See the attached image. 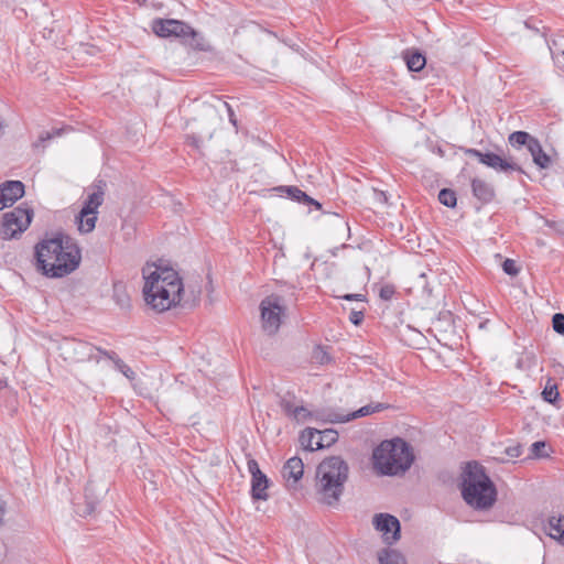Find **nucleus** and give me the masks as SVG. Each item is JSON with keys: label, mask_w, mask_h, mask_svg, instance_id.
I'll return each mask as SVG.
<instances>
[{"label": "nucleus", "mask_w": 564, "mask_h": 564, "mask_svg": "<svg viewBox=\"0 0 564 564\" xmlns=\"http://www.w3.org/2000/svg\"><path fill=\"white\" fill-rule=\"evenodd\" d=\"M438 200L446 207H455L457 203L456 193L451 188H443L438 193Z\"/></svg>", "instance_id": "obj_28"}, {"label": "nucleus", "mask_w": 564, "mask_h": 564, "mask_svg": "<svg viewBox=\"0 0 564 564\" xmlns=\"http://www.w3.org/2000/svg\"><path fill=\"white\" fill-rule=\"evenodd\" d=\"M224 106L227 108L228 110V116H229V121L236 126L237 124V120H236V117H235V112L234 110L231 109L230 105L227 104V102H224Z\"/></svg>", "instance_id": "obj_44"}, {"label": "nucleus", "mask_w": 564, "mask_h": 564, "mask_svg": "<svg viewBox=\"0 0 564 564\" xmlns=\"http://www.w3.org/2000/svg\"><path fill=\"white\" fill-rule=\"evenodd\" d=\"M333 412V410H317V411H308L303 405H297L294 413L292 414L291 419L297 421V422H305L311 419H315L317 421H325V417L328 413Z\"/></svg>", "instance_id": "obj_20"}, {"label": "nucleus", "mask_w": 564, "mask_h": 564, "mask_svg": "<svg viewBox=\"0 0 564 564\" xmlns=\"http://www.w3.org/2000/svg\"><path fill=\"white\" fill-rule=\"evenodd\" d=\"M24 195V184L21 181H7L0 184V210L11 206Z\"/></svg>", "instance_id": "obj_14"}, {"label": "nucleus", "mask_w": 564, "mask_h": 564, "mask_svg": "<svg viewBox=\"0 0 564 564\" xmlns=\"http://www.w3.org/2000/svg\"><path fill=\"white\" fill-rule=\"evenodd\" d=\"M378 560L380 564H406L405 557L397 550H384Z\"/></svg>", "instance_id": "obj_25"}, {"label": "nucleus", "mask_w": 564, "mask_h": 564, "mask_svg": "<svg viewBox=\"0 0 564 564\" xmlns=\"http://www.w3.org/2000/svg\"><path fill=\"white\" fill-rule=\"evenodd\" d=\"M550 51L554 62L564 70V47H561L557 42H553Z\"/></svg>", "instance_id": "obj_31"}, {"label": "nucleus", "mask_w": 564, "mask_h": 564, "mask_svg": "<svg viewBox=\"0 0 564 564\" xmlns=\"http://www.w3.org/2000/svg\"><path fill=\"white\" fill-rule=\"evenodd\" d=\"M115 296H116V299H117V303H118L122 308H124V307H129V305H130V304H129L130 300H129V297H128V295H127L126 293L119 294V293L117 292V289H115Z\"/></svg>", "instance_id": "obj_40"}, {"label": "nucleus", "mask_w": 564, "mask_h": 564, "mask_svg": "<svg viewBox=\"0 0 564 564\" xmlns=\"http://www.w3.org/2000/svg\"><path fill=\"white\" fill-rule=\"evenodd\" d=\"M462 496L467 505L477 510H486L496 501L495 485L477 462L466 465L462 476Z\"/></svg>", "instance_id": "obj_4"}, {"label": "nucleus", "mask_w": 564, "mask_h": 564, "mask_svg": "<svg viewBox=\"0 0 564 564\" xmlns=\"http://www.w3.org/2000/svg\"><path fill=\"white\" fill-rule=\"evenodd\" d=\"M90 491V484L85 488V497L87 499V513H91L95 510L96 502L94 500H90L89 497Z\"/></svg>", "instance_id": "obj_42"}, {"label": "nucleus", "mask_w": 564, "mask_h": 564, "mask_svg": "<svg viewBox=\"0 0 564 564\" xmlns=\"http://www.w3.org/2000/svg\"><path fill=\"white\" fill-rule=\"evenodd\" d=\"M35 259L39 272L46 278L59 279L79 267L82 253L72 238L58 234L36 243Z\"/></svg>", "instance_id": "obj_1"}, {"label": "nucleus", "mask_w": 564, "mask_h": 564, "mask_svg": "<svg viewBox=\"0 0 564 564\" xmlns=\"http://www.w3.org/2000/svg\"><path fill=\"white\" fill-rule=\"evenodd\" d=\"M375 529L382 533L387 544H393L400 539L401 524L397 517L389 513H378L373 517Z\"/></svg>", "instance_id": "obj_12"}, {"label": "nucleus", "mask_w": 564, "mask_h": 564, "mask_svg": "<svg viewBox=\"0 0 564 564\" xmlns=\"http://www.w3.org/2000/svg\"><path fill=\"white\" fill-rule=\"evenodd\" d=\"M552 326L556 333L564 335V314H554L552 317Z\"/></svg>", "instance_id": "obj_34"}, {"label": "nucleus", "mask_w": 564, "mask_h": 564, "mask_svg": "<svg viewBox=\"0 0 564 564\" xmlns=\"http://www.w3.org/2000/svg\"><path fill=\"white\" fill-rule=\"evenodd\" d=\"M248 471L251 475V489L250 495L252 500L265 501L269 499L268 488L270 486V479L263 474L256 459L250 458L247 463Z\"/></svg>", "instance_id": "obj_11"}, {"label": "nucleus", "mask_w": 564, "mask_h": 564, "mask_svg": "<svg viewBox=\"0 0 564 564\" xmlns=\"http://www.w3.org/2000/svg\"><path fill=\"white\" fill-rule=\"evenodd\" d=\"M341 299L346 301H365L366 297L362 294H345L341 296Z\"/></svg>", "instance_id": "obj_43"}, {"label": "nucleus", "mask_w": 564, "mask_h": 564, "mask_svg": "<svg viewBox=\"0 0 564 564\" xmlns=\"http://www.w3.org/2000/svg\"><path fill=\"white\" fill-rule=\"evenodd\" d=\"M338 440V433L333 429H326L324 431L317 430V440L315 443V448L322 449L325 447H329L335 444Z\"/></svg>", "instance_id": "obj_21"}, {"label": "nucleus", "mask_w": 564, "mask_h": 564, "mask_svg": "<svg viewBox=\"0 0 564 564\" xmlns=\"http://www.w3.org/2000/svg\"><path fill=\"white\" fill-rule=\"evenodd\" d=\"M152 29L154 33L161 37H186L196 35V32L188 24L173 19L154 20Z\"/></svg>", "instance_id": "obj_10"}, {"label": "nucleus", "mask_w": 564, "mask_h": 564, "mask_svg": "<svg viewBox=\"0 0 564 564\" xmlns=\"http://www.w3.org/2000/svg\"><path fill=\"white\" fill-rule=\"evenodd\" d=\"M284 285L291 291L288 299L279 294H271L264 297L260 303L262 328L269 335H274L279 330L281 317L286 311V303L297 300L295 286L286 283Z\"/></svg>", "instance_id": "obj_6"}, {"label": "nucleus", "mask_w": 564, "mask_h": 564, "mask_svg": "<svg viewBox=\"0 0 564 564\" xmlns=\"http://www.w3.org/2000/svg\"><path fill=\"white\" fill-rule=\"evenodd\" d=\"M7 511V503L6 501L0 497V524L3 522V518Z\"/></svg>", "instance_id": "obj_45"}, {"label": "nucleus", "mask_w": 564, "mask_h": 564, "mask_svg": "<svg viewBox=\"0 0 564 564\" xmlns=\"http://www.w3.org/2000/svg\"><path fill=\"white\" fill-rule=\"evenodd\" d=\"M471 191L473 195L482 204H488L495 198L494 186L479 177L471 180Z\"/></svg>", "instance_id": "obj_15"}, {"label": "nucleus", "mask_w": 564, "mask_h": 564, "mask_svg": "<svg viewBox=\"0 0 564 564\" xmlns=\"http://www.w3.org/2000/svg\"><path fill=\"white\" fill-rule=\"evenodd\" d=\"M280 406L284 413L291 417L297 405L294 404L293 398L291 395H284L280 400Z\"/></svg>", "instance_id": "obj_33"}, {"label": "nucleus", "mask_w": 564, "mask_h": 564, "mask_svg": "<svg viewBox=\"0 0 564 564\" xmlns=\"http://www.w3.org/2000/svg\"><path fill=\"white\" fill-rule=\"evenodd\" d=\"M546 443L544 441H538L531 444L530 447V457L533 458H545L549 457V453L546 452Z\"/></svg>", "instance_id": "obj_29"}, {"label": "nucleus", "mask_w": 564, "mask_h": 564, "mask_svg": "<svg viewBox=\"0 0 564 564\" xmlns=\"http://www.w3.org/2000/svg\"><path fill=\"white\" fill-rule=\"evenodd\" d=\"M542 395H543L544 401L555 404V402L560 398V393H558L556 384H552V386L546 384L542 392Z\"/></svg>", "instance_id": "obj_32"}, {"label": "nucleus", "mask_w": 564, "mask_h": 564, "mask_svg": "<svg viewBox=\"0 0 564 564\" xmlns=\"http://www.w3.org/2000/svg\"><path fill=\"white\" fill-rule=\"evenodd\" d=\"M97 221V214H87V216H82V210L76 216V223L78 226V230L84 234H88L94 230Z\"/></svg>", "instance_id": "obj_23"}, {"label": "nucleus", "mask_w": 564, "mask_h": 564, "mask_svg": "<svg viewBox=\"0 0 564 564\" xmlns=\"http://www.w3.org/2000/svg\"><path fill=\"white\" fill-rule=\"evenodd\" d=\"M102 355L108 357L109 359L113 360L118 369L126 376L130 377V373L132 375L133 371L129 366H127L118 356L116 352L111 351H102Z\"/></svg>", "instance_id": "obj_30"}, {"label": "nucleus", "mask_w": 564, "mask_h": 564, "mask_svg": "<svg viewBox=\"0 0 564 564\" xmlns=\"http://www.w3.org/2000/svg\"><path fill=\"white\" fill-rule=\"evenodd\" d=\"M105 192L101 185L97 186V189L88 195L82 208V216L87 214H97V209L104 202Z\"/></svg>", "instance_id": "obj_19"}, {"label": "nucleus", "mask_w": 564, "mask_h": 564, "mask_svg": "<svg viewBox=\"0 0 564 564\" xmlns=\"http://www.w3.org/2000/svg\"><path fill=\"white\" fill-rule=\"evenodd\" d=\"M405 59L408 68L412 72H420L426 64L425 56L419 52L408 54Z\"/></svg>", "instance_id": "obj_27"}, {"label": "nucleus", "mask_w": 564, "mask_h": 564, "mask_svg": "<svg viewBox=\"0 0 564 564\" xmlns=\"http://www.w3.org/2000/svg\"><path fill=\"white\" fill-rule=\"evenodd\" d=\"M276 191L279 192H285L288 193V195L299 202V203H304L306 205H313L315 206L316 209H321L322 208V205L315 200L314 198L310 197L305 192L301 191L299 187L296 186H279L275 188Z\"/></svg>", "instance_id": "obj_18"}, {"label": "nucleus", "mask_w": 564, "mask_h": 564, "mask_svg": "<svg viewBox=\"0 0 564 564\" xmlns=\"http://www.w3.org/2000/svg\"><path fill=\"white\" fill-rule=\"evenodd\" d=\"M372 459L379 474L395 476L411 467L414 456L410 445L397 437L381 442L373 449Z\"/></svg>", "instance_id": "obj_5"}, {"label": "nucleus", "mask_w": 564, "mask_h": 564, "mask_svg": "<svg viewBox=\"0 0 564 564\" xmlns=\"http://www.w3.org/2000/svg\"><path fill=\"white\" fill-rule=\"evenodd\" d=\"M527 150L531 154L533 163L541 170L551 167L552 159L544 152L540 141L535 137L531 140Z\"/></svg>", "instance_id": "obj_17"}, {"label": "nucleus", "mask_w": 564, "mask_h": 564, "mask_svg": "<svg viewBox=\"0 0 564 564\" xmlns=\"http://www.w3.org/2000/svg\"><path fill=\"white\" fill-rule=\"evenodd\" d=\"M388 408H389L388 404L377 402V403H370L365 406H361L360 409H358L354 412L347 413V414H343V413L333 411L327 414V416L325 417V421L327 423H346V422L352 421L358 417L367 416L372 413L383 411Z\"/></svg>", "instance_id": "obj_13"}, {"label": "nucleus", "mask_w": 564, "mask_h": 564, "mask_svg": "<svg viewBox=\"0 0 564 564\" xmlns=\"http://www.w3.org/2000/svg\"><path fill=\"white\" fill-rule=\"evenodd\" d=\"M533 138V135L525 131H514L511 134H509L508 142L514 149H520L522 147H525L528 149Z\"/></svg>", "instance_id": "obj_22"}, {"label": "nucleus", "mask_w": 564, "mask_h": 564, "mask_svg": "<svg viewBox=\"0 0 564 564\" xmlns=\"http://www.w3.org/2000/svg\"><path fill=\"white\" fill-rule=\"evenodd\" d=\"M464 153L465 155L477 158L481 164L497 172H502L507 174L512 172L523 173L522 167L517 162H514L511 159L502 158L496 153H482L481 151L474 148L464 149Z\"/></svg>", "instance_id": "obj_9"}, {"label": "nucleus", "mask_w": 564, "mask_h": 564, "mask_svg": "<svg viewBox=\"0 0 564 564\" xmlns=\"http://www.w3.org/2000/svg\"><path fill=\"white\" fill-rule=\"evenodd\" d=\"M549 535L558 539L563 543L564 535V517H551L549 519Z\"/></svg>", "instance_id": "obj_26"}, {"label": "nucleus", "mask_w": 564, "mask_h": 564, "mask_svg": "<svg viewBox=\"0 0 564 564\" xmlns=\"http://www.w3.org/2000/svg\"><path fill=\"white\" fill-rule=\"evenodd\" d=\"M33 210L30 208L15 207L3 215L0 227L2 239H13L25 231L31 224Z\"/></svg>", "instance_id": "obj_8"}, {"label": "nucleus", "mask_w": 564, "mask_h": 564, "mask_svg": "<svg viewBox=\"0 0 564 564\" xmlns=\"http://www.w3.org/2000/svg\"><path fill=\"white\" fill-rule=\"evenodd\" d=\"M62 129H54L52 132H44L40 135V141L45 142L54 137H58L62 133Z\"/></svg>", "instance_id": "obj_41"}, {"label": "nucleus", "mask_w": 564, "mask_h": 564, "mask_svg": "<svg viewBox=\"0 0 564 564\" xmlns=\"http://www.w3.org/2000/svg\"><path fill=\"white\" fill-rule=\"evenodd\" d=\"M364 311H355L352 310L349 314V321L354 324V325H359L361 324V322L364 321Z\"/></svg>", "instance_id": "obj_39"}, {"label": "nucleus", "mask_w": 564, "mask_h": 564, "mask_svg": "<svg viewBox=\"0 0 564 564\" xmlns=\"http://www.w3.org/2000/svg\"><path fill=\"white\" fill-rule=\"evenodd\" d=\"M142 273L144 301L153 311L162 313L181 303L184 286L174 269L147 264Z\"/></svg>", "instance_id": "obj_2"}, {"label": "nucleus", "mask_w": 564, "mask_h": 564, "mask_svg": "<svg viewBox=\"0 0 564 564\" xmlns=\"http://www.w3.org/2000/svg\"><path fill=\"white\" fill-rule=\"evenodd\" d=\"M316 437H317V430L307 427L301 433L300 443L304 449L314 452V451L318 449V448H315V443H316L315 438Z\"/></svg>", "instance_id": "obj_24"}, {"label": "nucleus", "mask_w": 564, "mask_h": 564, "mask_svg": "<svg viewBox=\"0 0 564 564\" xmlns=\"http://www.w3.org/2000/svg\"><path fill=\"white\" fill-rule=\"evenodd\" d=\"M348 464L339 456L321 462L316 469L315 491L319 502L329 507L338 505L348 479Z\"/></svg>", "instance_id": "obj_3"}, {"label": "nucleus", "mask_w": 564, "mask_h": 564, "mask_svg": "<svg viewBox=\"0 0 564 564\" xmlns=\"http://www.w3.org/2000/svg\"><path fill=\"white\" fill-rule=\"evenodd\" d=\"M522 452V445L520 444L508 446L505 451V453L512 458L521 456Z\"/></svg>", "instance_id": "obj_38"}, {"label": "nucleus", "mask_w": 564, "mask_h": 564, "mask_svg": "<svg viewBox=\"0 0 564 564\" xmlns=\"http://www.w3.org/2000/svg\"><path fill=\"white\" fill-rule=\"evenodd\" d=\"M502 270L506 274L514 276L519 273V269L512 259H506L502 263Z\"/></svg>", "instance_id": "obj_35"}, {"label": "nucleus", "mask_w": 564, "mask_h": 564, "mask_svg": "<svg viewBox=\"0 0 564 564\" xmlns=\"http://www.w3.org/2000/svg\"><path fill=\"white\" fill-rule=\"evenodd\" d=\"M58 349L61 351V356L69 362H85L91 359H96L98 361L95 352L97 351L102 354L104 351L102 349L77 338H63L59 343Z\"/></svg>", "instance_id": "obj_7"}, {"label": "nucleus", "mask_w": 564, "mask_h": 564, "mask_svg": "<svg viewBox=\"0 0 564 564\" xmlns=\"http://www.w3.org/2000/svg\"><path fill=\"white\" fill-rule=\"evenodd\" d=\"M304 474V464L303 460L297 457H291L286 460V463L283 466L282 475L283 478L286 481H293V484H296Z\"/></svg>", "instance_id": "obj_16"}, {"label": "nucleus", "mask_w": 564, "mask_h": 564, "mask_svg": "<svg viewBox=\"0 0 564 564\" xmlns=\"http://www.w3.org/2000/svg\"><path fill=\"white\" fill-rule=\"evenodd\" d=\"M488 323H489V321H488V319H487V321H485V322H481V323L479 324V327H480V328H485V327H486V325H487Z\"/></svg>", "instance_id": "obj_47"}, {"label": "nucleus", "mask_w": 564, "mask_h": 564, "mask_svg": "<svg viewBox=\"0 0 564 564\" xmlns=\"http://www.w3.org/2000/svg\"><path fill=\"white\" fill-rule=\"evenodd\" d=\"M524 25H525L527 28H530L529 22H524Z\"/></svg>", "instance_id": "obj_48"}, {"label": "nucleus", "mask_w": 564, "mask_h": 564, "mask_svg": "<svg viewBox=\"0 0 564 564\" xmlns=\"http://www.w3.org/2000/svg\"><path fill=\"white\" fill-rule=\"evenodd\" d=\"M7 387V381L3 379H0V391Z\"/></svg>", "instance_id": "obj_46"}, {"label": "nucleus", "mask_w": 564, "mask_h": 564, "mask_svg": "<svg viewBox=\"0 0 564 564\" xmlns=\"http://www.w3.org/2000/svg\"><path fill=\"white\" fill-rule=\"evenodd\" d=\"M313 357L319 364H325L330 360L329 355L321 346L314 349Z\"/></svg>", "instance_id": "obj_37"}, {"label": "nucleus", "mask_w": 564, "mask_h": 564, "mask_svg": "<svg viewBox=\"0 0 564 564\" xmlns=\"http://www.w3.org/2000/svg\"><path fill=\"white\" fill-rule=\"evenodd\" d=\"M395 293V288L392 284L382 285L379 290L380 299L390 301Z\"/></svg>", "instance_id": "obj_36"}]
</instances>
